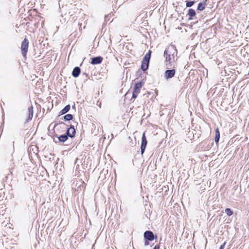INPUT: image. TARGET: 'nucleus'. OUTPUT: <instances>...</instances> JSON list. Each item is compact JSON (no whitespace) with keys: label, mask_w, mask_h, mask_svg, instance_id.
Masks as SVG:
<instances>
[{"label":"nucleus","mask_w":249,"mask_h":249,"mask_svg":"<svg viewBox=\"0 0 249 249\" xmlns=\"http://www.w3.org/2000/svg\"><path fill=\"white\" fill-rule=\"evenodd\" d=\"M178 51L175 45H171L167 47L163 54L165 58V63L167 68L171 67V63L173 61H177V58L175 60V57L177 56Z\"/></svg>","instance_id":"1"},{"label":"nucleus","mask_w":249,"mask_h":249,"mask_svg":"<svg viewBox=\"0 0 249 249\" xmlns=\"http://www.w3.org/2000/svg\"><path fill=\"white\" fill-rule=\"evenodd\" d=\"M151 51L149 50L143 57L142 64L141 69L143 71H145L148 69L149 62L151 58Z\"/></svg>","instance_id":"2"},{"label":"nucleus","mask_w":249,"mask_h":249,"mask_svg":"<svg viewBox=\"0 0 249 249\" xmlns=\"http://www.w3.org/2000/svg\"><path fill=\"white\" fill-rule=\"evenodd\" d=\"M143 82L140 81L139 82L136 83L135 84L134 88L133 91L132 97V98L136 99L138 94L140 93L141 89L142 87Z\"/></svg>","instance_id":"3"},{"label":"nucleus","mask_w":249,"mask_h":249,"mask_svg":"<svg viewBox=\"0 0 249 249\" xmlns=\"http://www.w3.org/2000/svg\"><path fill=\"white\" fill-rule=\"evenodd\" d=\"M29 41L26 38L22 41L21 46L22 54L24 57H25L28 49Z\"/></svg>","instance_id":"4"},{"label":"nucleus","mask_w":249,"mask_h":249,"mask_svg":"<svg viewBox=\"0 0 249 249\" xmlns=\"http://www.w3.org/2000/svg\"><path fill=\"white\" fill-rule=\"evenodd\" d=\"M144 239L150 240L151 241L154 240L155 238H157V235H154L153 232L151 231H146L143 234Z\"/></svg>","instance_id":"5"},{"label":"nucleus","mask_w":249,"mask_h":249,"mask_svg":"<svg viewBox=\"0 0 249 249\" xmlns=\"http://www.w3.org/2000/svg\"><path fill=\"white\" fill-rule=\"evenodd\" d=\"M147 144V141L146 140V138L145 136V132H144L142 134V142L141 145V154L142 155L145 150L146 145Z\"/></svg>","instance_id":"6"},{"label":"nucleus","mask_w":249,"mask_h":249,"mask_svg":"<svg viewBox=\"0 0 249 249\" xmlns=\"http://www.w3.org/2000/svg\"><path fill=\"white\" fill-rule=\"evenodd\" d=\"M175 74L176 70L174 69L167 70L164 72V77L166 80H168L173 78Z\"/></svg>","instance_id":"7"},{"label":"nucleus","mask_w":249,"mask_h":249,"mask_svg":"<svg viewBox=\"0 0 249 249\" xmlns=\"http://www.w3.org/2000/svg\"><path fill=\"white\" fill-rule=\"evenodd\" d=\"M75 130L74 128V126L72 125H71L70 128H69L66 132V135H67L68 137H70V138H73L74 137L75 135Z\"/></svg>","instance_id":"8"},{"label":"nucleus","mask_w":249,"mask_h":249,"mask_svg":"<svg viewBox=\"0 0 249 249\" xmlns=\"http://www.w3.org/2000/svg\"><path fill=\"white\" fill-rule=\"evenodd\" d=\"M102 61L103 57L100 56H98L92 58L90 63L92 65L99 64L102 63Z\"/></svg>","instance_id":"9"},{"label":"nucleus","mask_w":249,"mask_h":249,"mask_svg":"<svg viewBox=\"0 0 249 249\" xmlns=\"http://www.w3.org/2000/svg\"><path fill=\"white\" fill-rule=\"evenodd\" d=\"M207 0H204L200 2L198 4L197 10L200 11H202L205 9L206 6L207 5Z\"/></svg>","instance_id":"10"},{"label":"nucleus","mask_w":249,"mask_h":249,"mask_svg":"<svg viewBox=\"0 0 249 249\" xmlns=\"http://www.w3.org/2000/svg\"><path fill=\"white\" fill-rule=\"evenodd\" d=\"M187 15L189 16L188 19L189 20H192L193 19V18L195 17V16L196 15V11L192 8L189 9Z\"/></svg>","instance_id":"11"},{"label":"nucleus","mask_w":249,"mask_h":249,"mask_svg":"<svg viewBox=\"0 0 249 249\" xmlns=\"http://www.w3.org/2000/svg\"><path fill=\"white\" fill-rule=\"evenodd\" d=\"M80 72V68L79 67H75L74 68L72 71V75L75 78L77 77L79 75Z\"/></svg>","instance_id":"12"},{"label":"nucleus","mask_w":249,"mask_h":249,"mask_svg":"<svg viewBox=\"0 0 249 249\" xmlns=\"http://www.w3.org/2000/svg\"><path fill=\"white\" fill-rule=\"evenodd\" d=\"M28 118L26 120V122H29V121L31 120L33 116V106H31L28 107Z\"/></svg>","instance_id":"13"},{"label":"nucleus","mask_w":249,"mask_h":249,"mask_svg":"<svg viewBox=\"0 0 249 249\" xmlns=\"http://www.w3.org/2000/svg\"><path fill=\"white\" fill-rule=\"evenodd\" d=\"M71 106L70 105L66 106L59 112L60 115H63L67 113L70 110Z\"/></svg>","instance_id":"14"},{"label":"nucleus","mask_w":249,"mask_h":249,"mask_svg":"<svg viewBox=\"0 0 249 249\" xmlns=\"http://www.w3.org/2000/svg\"><path fill=\"white\" fill-rule=\"evenodd\" d=\"M68 139V137L67 136V135L63 134L61 135L60 136L58 137V140L59 142H66Z\"/></svg>","instance_id":"15"},{"label":"nucleus","mask_w":249,"mask_h":249,"mask_svg":"<svg viewBox=\"0 0 249 249\" xmlns=\"http://www.w3.org/2000/svg\"><path fill=\"white\" fill-rule=\"evenodd\" d=\"M220 139V132L219 131V129L217 128L215 129V138H214V141L215 142L217 143L219 142Z\"/></svg>","instance_id":"16"},{"label":"nucleus","mask_w":249,"mask_h":249,"mask_svg":"<svg viewBox=\"0 0 249 249\" xmlns=\"http://www.w3.org/2000/svg\"><path fill=\"white\" fill-rule=\"evenodd\" d=\"M73 117L71 114H68L63 117L64 120L66 121L72 120Z\"/></svg>","instance_id":"17"},{"label":"nucleus","mask_w":249,"mask_h":249,"mask_svg":"<svg viewBox=\"0 0 249 249\" xmlns=\"http://www.w3.org/2000/svg\"><path fill=\"white\" fill-rule=\"evenodd\" d=\"M225 213L228 216H231L233 214L232 211L231 210L230 208H226L225 210Z\"/></svg>","instance_id":"18"},{"label":"nucleus","mask_w":249,"mask_h":249,"mask_svg":"<svg viewBox=\"0 0 249 249\" xmlns=\"http://www.w3.org/2000/svg\"><path fill=\"white\" fill-rule=\"evenodd\" d=\"M195 4L194 1H186V6L187 7H191Z\"/></svg>","instance_id":"19"},{"label":"nucleus","mask_w":249,"mask_h":249,"mask_svg":"<svg viewBox=\"0 0 249 249\" xmlns=\"http://www.w3.org/2000/svg\"><path fill=\"white\" fill-rule=\"evenodd\" d=\"M150 240H147L146 239H144V245L145 246H148L149 245Z\"/></svg>","instance_id":"20"},{"label":"nucleus","mask_w":249,"mask_h":249,"mask_svg":"<svg viewBox=\"0 0 249 249\" xmlns=\"http://www.w3.org/2000/svg\"><path fill=\"white\" fill-rule=\"evenodd\" d=\"M226 244V242H224L223 243V244L220 246L219 249H224Z\"/></svg>","instance_id":"21"},{"label":"nucleus","mask_w":249,"mask_h":249,"mask_svg":"<svg viewBox=\"0 0 249 249\" xmlns=\"http://www.w3.org/2000/svg\"><path fill=\"white\" fill-rule=\"evenodd\" d=\"M153 249H160V246L156 245Z\"/></svg>","instance_id":"22"},{"label":"nucleus","mask_w":249,"mask_h":249,"mask_svg":"<svg viewBox=\"0 0 249 249\" xmlns=\"http://www.w3.org/2000/svg\"><path fill=\"white\" fill-rule=\"evenodd\" d=\"M108 17V16H106L105 17V20L106 21H107V20H108V18H107Z\"/></svg>","instance_id":"23"},{"label":"nucleus","mask_w":249,"mask_h":249,"mask_svg":"<svg viewBox=\"0 0 249 249\" xmlns=\"http://www.w3.org/2000/svg\"><path fill=\"white\" fill-rule=\"evenodd\" d=\"M108 17V16H106L105 17V20L106 21H107V20H108V18H107Z\"/></svg>","instance_id":"24"},{"label":"nucleus","mask_w":249,"mask_h":249,"mask_svg":"<svg viewBox=\"0 0 249 249\" xmlns=\"http://www.w3.org/2000/svg\"><path fill=\"white\" fill-rule=\"evenodd\" d=\"M83 75H85V77H86V78L88 77V75L87 73H83Z\"/></svg>","instance_id":"25"},{"label":"nucleus","mask_w":249,"mask_h":249,"mask_svg":"<svg viewBox=\"0 0 249 249\" xmlns=\"http://www.w3.org/2000/svg\"><path fill=\"white\" fill-rule=\"evenodd\" d=\"M75 107V105L72 106V107L74 108Z\"/></svg>","instance_id":"26"}]
</instances>
